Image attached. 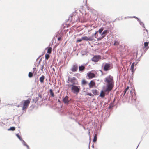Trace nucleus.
Returning <instances> with one entry per match:
<instances>
[{"mask_svg": "<svg viewBox=\"0 0 149 149\" xmlns=\"http://www.w3.org/2000/svg\"><path fill=\"white\" fill-rule=\"evenodd\" d=\"M104 82L106 83L107 88L105 92H108L107 94L113 88L114 86V81L113 77L110 75L105 78Z\"/></svg>", "mask_w": 149, "mask_h": 149, "instance_id": "1", "label": "nucleus"}, {"mask_svg": "<svg viewBox=\"0 0 149 149\" xmlns=\"http://www.w3.org/2000/svg\"><path fill=\"white\" fill-rule=\"evenodd\" d=\"M67 83L66 86H67L68 88H70L73 85H77L78 82L77 79L75 77H68L67 81Z\"/></svg>", "mask_w": 149, "mask_h": 149, "instance_id": "2", "label": "nucleus"}, {"mask_svg": "<svg viewBox=\"0 0 149 149\" xmlns=\"http://www.w3.org/2000/svg\"><path fill=\"white\" fill-rule=\"evenodd\" d=\"M31 101V99L29 98L27 100H22L21 102V104L22 106V110H26L30 103Z\"/></svg>", "mask_w": 149, "mask_h": 149, "instance_id": "3", "label": "nucleus"}, {"mask_svg": "<svg viewBox=\"0 0 149 149\" xmlns=\"http://www.w3.org/2000/svg\"><path fill=\"white\" fill-rule=\"evenodd\" d=\"M71 87L72 92L76 94H77L79 92L80 89V87L79 86L74 85L72 86Z\"/></svg>", "mask_w": 149, "mask_h": 149, "instance_id": "4", "label": "nucleus"}, {"mask_svg": "<svg viewBox=\"0 0 149 149\" xmlns=\"http://www.w3.org/2000/svg\"><path fill=\"white\" fill-rule=\"evenodd\" d=\"M83 40L88 41H95V39L94 38V35L93 34L92 36H91L88 37L86 36H85L82 37Z\"/></svg>", "mask_w": 149, "mask_h": 149, "instance_id": "5", "label": "nucleus"}, {"mask_svg": "<svg viewBox=\"0 0 149 149\" xmlns=\"http://www.w3.org/2000/svg\"><path fill=\"white\" fill-rule=\"evenodd\" d=\"M101 59V56L100 55L94 56L92 58L93 61L95 62H98L99 60Z\"/></svg>", "mask_w": 149, "mask_h": 149, "instance_id": "6", "label": "nucleus"}, {"mask_svg": "<svg viewBox=\"0 0 149 149\" xmlns=\"http://www.w3.org/2000/svg\"><path fill=\"white\" fill-rule=\"evenodd\" d=\"M111 69V64L106 63L104 67L103 70L104 71H107Z\"/></svg>", "mask_w": 149, "mask_h": 149, "instance_id": "7", "label": "nucleus"}, {"mask_svg": "<svg viewBox=\"0 0 149 149\" xmlns=\"http://www.w3.org/2000/svg\"><path fill=\"white\" fill-rule=\"evenodd\" d=\"M78 66L77 64L73 65L72 67L71 70L73 72H75L77 70Z\"/></svg>", "mask_w": 149, "mask_h": 149, "instance_id": "8", "label": "nucleus"}, {"mask_svg": "<svg viewBox=\"0 0 149 149\" xmlns=\"http://www.w3.org/2000/svg\"><path fill=\"white\" fill-rule=\"evenodd\" d=\"M143 36L146 38H148V31L147 29H145L143 30Z\"/></svg>", "mask_w": 149, "mask_h": 149, "instance_id": "9", "label": "nucleus"}, {"mask_svg": "<svg viewBox=\"0 0 149 149\" xmlns=\"http://www.w3.org/2000/svg\"><path fill=\"white\" fill-rule=\"evenodd\" d=\"M87 76L89 77V79H92L95 77V75L94 73L91 72L87 74Z\"/></svg>", "mask_w": 149, "mask_h": 149, "instance_id": "10", "label": "nucleus"}, {"mask_svg": "<svg viewBox=\"0 0 149 149\" xmlns=\"http://www.w3.org/2000/svg\"><path fill=\"white\" fill-rule=\"evenodd\" d=\"M89 87L92 88L94 86H95V83L93 81L91 80L89 84Z\"/></svg>", "mask_w": 149, "mask_h": 149, "instance_id": "11", "label": "nucleus"}, {"mask_svg": "<svg viewBox=\"0 0 149 149\" xmlns=\"http://www.w3.org/2000/svg\"><path fill=\"white\" fill-rule=\"evenodd\" d=\"M68 98V97L66 96L63 100V102L65 104H68L69 102Z\"/></svg>", "mask_w": 149, "mask_h": 149, "instance_id": "12", "label": "nucleus"}, {"mask_svg": "<svg viewBox=\"0 0 149 149\" xmlns=\"http://www.w3.org/2000/svg\"><path fill=\"white\" fill-rule=\"evenodd\" d=\"M107 92L108 93V92H105V90L104 91H101L100 95V96L102 98H104V97L105 94ZM107 93H108L107 94V95L108 94Z\"/></svg>", "mask_w": 149, "mask_h": 149, "instance_id": "13", "label": "nucleus"}, {"mask_svg": "<svg viewBox=\"0 0 149 149\" xmlns=\"http://www.w3.org/2000/svg\"><path fill=\"white\" fill-rule=\"evenodd\" d=\"M98 33V31H96L95 32V33L93 34L94 35V36H95V38H97V41H99V40H101L102 39H103L104 37H103L102 36L101 37H100L99 38H97V35H96L97 34V33Z\"/></svg>", "mask_w": 149, "mask_h": 149, "instance_id": "14", "label": "nucleus"}, {"mask_svg": "<svg viewBox=\"0 0 149 149\" xmlns=\"http://www.w3.org/2000/svg\"><path fill=\"white\" fill-rule=\"evenodd\" d=\"M109 33L108 31L107 30L104 31L101 34V35L104 38L107 35V34Z\"/></svg>", "mask_w": 149, "mask_h": 149, "instance_id": "15", "label": "nucleus"}, {"mask_svg": "<svg viewBox=\"0 0 149 149\" xmlns=\"http://www.w3.org/2000/svg\"><path fill=\"white\" fill-rule=\"evenodd\" d=\"M85 69V67L83 65H81L79 67V71L81 72Z\"/></svg>", "mask_w": 149, "mask_h": 149, "instance_id": "16", "label": "nucleus"}, {"mask_svg": "<svg viewBox=\"0 0 149 149\" xmlns=\"http://www.w3.org/2000/svg\"><path fill=\"white\" fill-rule=\"evenodd\" d=\"M45 77L44 75H42L39 78V80L41 83H43Z\"/></svg>", "mask_w": 149, "mask_h": 149, "instance_id": "17", "label": "nucleus"}, {"mask_svg": "<svg viewBox=\"0 0 149 149\" xmlns=\"http://www.w3.org/2000/svg\"><path fill=\"white\" fill-rule=\"evenodd\" d=\"M92 91L94 95H97L98 94V91L96 89L93 90Z\"/></svg>", "mask_w": 149, "mask_h": 149, "instance_id": "18", "label": "nucleus"}, {"mask_svg": "<svg viewBox=\"0 0 149 149\" xmlns=\"http://www.w3.org/2000/svg\"><path fill=\"white\" fill-rule=\"evenodd\" d=\"M135 65V63L133 62L131 66V68L130 69V70H131L132 72H134V67Z\"/></svg>", "mask_w": 149, "mask_h": 149, "instance_id": "19", "label": "nucleus"}, {"mask_svg": "<svg viewBox=\"0 0 149 149\" xmlns=\"http://www.w3.org/2000/svg\"><path fill=\"white\" fill-rule=\"evenodd\" d=\"M49 92H50V95L52 97H53L54 95V93L53 92V91L52 89H49Z\"/></svg>", "mask_w": 149, "mask_h": 149, "instance_id": "20", "label": "nucleus"}, {"mask_svg": "<svg viewBox=\"0 0 149 149\" xmlns=\"http://www.w3.org/2000/svg\"><path fill=\"white\" fill-rule=\"evenodd\" d=\"M97 140V134H95L94 137L93 139V142H96Z\"/></svg>", "mask_w": 149, "mask_h": 149, "instance_id": "21", "label": "nucleus"}, {"mask_svg": "<svg viewBox=\"0 0 149 149\" xmlns=\"http://www.w3.org/2000/svg\"><path fill=\"white\" fill-rule=\"evenodd\" d=\"M52 48L51 47H49L48 48L47 53L49 54L51 53L52 52Z\"/></svg>", "mask_w": 149, "mask_h": 149, "instance_id": "22", "label": "nucleus"}, {"mask_svg": "<svg viewBox=\"0 0 149 149\" xmlns=\"http://www.w3.org/2000/svg\"><path fill=\"white\" fill-rule=\"evenodd\" d=\"M104 29V28H103V27L101 28L100 29H99V30H98V32L99 33L101 34V33H102V32L103 30Z\"/></svg>", "mask_w": 149, "mask_h": 149, "instance_id": "23", "label": "nucleus"}, {"mask_svg": "<svg viewBox=\"0 0 149 149\" xmlns=\"http://www.w3.org/2000/svg\"><path fill=\"white\" fill-rule=\"evenodd\" d=\"M39 100V97H37L33 99V101L35 102V103H36Z\"/></svg>", "mask_w": 149, "mask_h": 149, "instance_id": "24", "label": "nucleus"}, {"mask_svg": "<svg viewBox=\"0 0 149 149\" xmlns=\"http://www.w3.org/2000/svg\"><path fill=\"white\" fill-rule=\"evenodd\" d=\"M16 135L20 141H22L23 140L22 139V138L20 136V135L19 134H16Z\"/></svg>", "mask_w": 149, "mask_h": 149, "instance_id": "25", "label": "nucleus"}, {"mask_svg": "<svg viewBox=\"0 0 149 149\" xmlns=\"http://www.w3.org/2000/svg\"><path fill=\"white\" fill-rule=\"evenodd\" d=\"M119 44V43L118 42L115 40L114 41V45L115 46L116 45H118Z\"/></svg>", "mask_w": 149, "mask_h": 149, "instance_id": "26", "label": "nucleus"}, {"mask_svg": "<svg viewBox=\"0 0 149 149\" xmlns=\"http://www.w3.org/2000/svg\"><path fill=\"white\" fill-rule=\"evenodd\" d=\"M50 57L49 55L48 54H46L45 55V58L46 60H48Z\"/></svg>", "mask_w": 149, "mask_h": 149, "instance_id": "27", "label": "nucleus"}, {"mask_svg": "<svg viewBox=\"0 0 149 149\" xmlns=\"http://www.w3.org/2000/svg\"><path fill=\"white\" fill-rule=\"evenodd\" d=\"M15 130V128L14 127H10L8 129V130L14 131Z\"/></svg>", "mask_w": 149, "mask_h": 149, "instance_id": "28", "label": "nucleus"}, {"mask_svg": "<svg viewBox=\"0 0 149 149\" xmlns=\"http://www.w3.org/2000/svg\"><path fill=\"white\" fill-rule=\"evenodd\" d=\"M33 73L31 72H29L28 74V76L29 77L31 78L33 77Z\"/></svg>", "mask_w": 149, "mask_h": 149, "instance_id": "29", "label": "nucleus"}, {"mask_svg": "<svg viewBox=\"0 0 149 149\" xmlns=\"http://www.w3.org/2000/svg\"><path fill=\"white\" fill-rule=\"evenodd\" d=\"M22 141L23 142V144L25 146H26L27 147V148H28V149H29V146L26 143V142L24 141L23 140Z\"/></svg>", "mask_w": 149, "mask_h": 149, "instance_id": "30", "label": "nucleus"}, {"mask_svg": "<svg viewBox=\"0 0 149 149\" xmlns=\"http://www.w3.org/2000/svg\"><path fill=\"white\" fill-rule=\"evenodd\" d=\"M148 45V42H145L144 43V47L145 48L147 47Z\"/></svg>", "mask_w": 149, "mask_h": 149, "instance_id": "31", "label": "nucleus"}, {"mask_svg": "<svg viewBox=\"0 0 149 149\" xmlns=\"http://www.w3.org/2000/svg\"><path fill=\"white\" fill-rule=\"evenodd\" d=\"M86 81L84 79H83L82 81V84L83 85H85L86 83Z\"/></svg>", "mask_w": 149, "mask_h": 149, "instance_id": "32", "label": "nucleus"}, {"mask_svg": "<svg viewBox=\"0 0 149 149\" xmlns=\"http://www.w3.org/2000/svg\"><path fill=\"white\" fill-rule=\"evenodd\" d=\"M129 87L128 86H127V88H126V89H125V91H124V95H125V93H126V91L129 89Z\"/></svg>", "mask_w": 149, "mask_h": 149, "instance_id": "33", "label": "nucleus"}, {"mask_svg": "<svg viewBox=\"0 0 149 149\" xmlns=\"http://www.w3.org/2000/svg\"><path fill=\"white\" fill-rule=\"evenodd\" d=\"M82 40H83L82 39V38L81 39H79L77 40V42H81L82 41Z\"/></svg>", "mask_w": 149, "mask_h": 149, "instance_id": "34", "label": "nucleus"}, {"mask_svg": "<svg viewBox=\"0 0 149 149\" xmlns=\"http://www.w3.org/2000/svg\"><path fill=\"white\" fill-rule=\"evenodd\" d=\"M44 69V65H41V67L40 68V70L42 71H43V69Z\"/></svg>", "mask_w": 149, "mask_h": 149, "instance_id": "35", "label": "nucleus"}, {"mask_svg": "<svg viewBox=\"0 0 149 149\" xmlns=\"http://www.w3.org/2000/svg\"><path fill=\"white\" fill-rule=\"evenodd\" d=\"M87 95H89L90 96H92V94L91 93H87Z\"/></svg>", "mask_w": 149, "mask_h": 149, "instance_id": "36", "label": "nucleus"}, {"mask_svg": "<svg viewBox=\"0 0 149 149\" xmlns=\"http://www.w3.org/2000/svg\"><path fill=\"white\" fill-rule=\"evenodd\" d=\"M58 41H60V40H61V37H59L58 38Z\"/></svg>", "mask_w": 149, "mask_h": 149, "instance_id": "37", "label": "nucleus"}, {"mask_svg": "<svg viewBox=\"0 0 149 149\" xmlns=\"http://www.w3.org/2000/svg\"><path fill=\"white\" fill-rule=\"evenodd\" d=\"M38 97H39V98L40 97L41 98H42V96L41 95L39 94V95H38Z\"/></svg>", "mask_w": 149, "mask_h": 149, "instance_id": "38", "label": "nucleus"}, {"mask_svg": "<svg viewBox=\"0 0 149 149\" xmlns=\"http://www.w3.org/2000/svg\"><path fill=\"white\" fill-rule=\"evenodd\" d=\"M33 73H34L36 70V68H33Z\"/></svg>", "mask_w": 149, "mask_h": 149, "instance_id": "39", "label": "nucleus"}, {"mask_svg": "<svg viewBox=\"0 0 149 149\" xmlns=\"http://www.w3.org/2000/svg\"><path fill=\"white\" fill-rule=\"evenodd\" d=\"M58 101L59 102H60V100H58Z\"/></svg>", "mask_w": 149, "mask_h": 149, "instance_id": "40", "label": "nucleus"}]
</instances>
